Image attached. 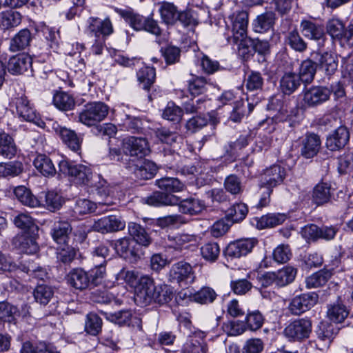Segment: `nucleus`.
Here are the masks:
<instances>
[{
    "mask_svg": "<svg viewBox=\"0 0 353 353\" xmlns=\"http://www.w3.org/2000/svg\"><path fill=\"white\" fill-rule=\"evenodd\" d=\"M285 43L294 50L303 52L307 48V43L301 37L297 30H293L288 32L285 37Z\"/></svg>",
    "mask_w": 353,
    "mask_h": 353,
    "instance_id": "47",
    "label": "nucleus"
},
{
    "mask_svg": "<svg viewBox=\"0 0 353 353\" xmlns=\"http://www.w3.org/2000/svg\"><path fill=\"white\" fill-rule=\"evenodd\" d=\"M106 319L114 323L119 325H125L129 323L132 314L130 310H121L114 313L101 312Z\"/></svg>",
    "mask_w": 353,
    "mask_h": 353,
    "instance_id": "55",
    "label": "nucleus"
},
{
    "mask_svg": "<svg viewBox=\"0 0 353 353\" xmlns=\"http://www.w3.org/2000/svg\"><path fill=\"white\" fill-rule=\"evenodd\" d=\"M316 65L311 59H306L301 62L299 66L298 76L304 83H310L315 76Z\"/></svg>",
    "mask_w": 353,
    "mask_h": 353,
    "instance_id": "40",
    "label": "nucleus"
},
{
    "mask_svg": "<svg viewBox=\"0 0 353 353\" xmlns=\"http://www.w3.org/2000/svg\"><path fill=\"white\" fill-rule=\"evenodd\" d=\"M109 112V107L103 102L94 101L86 103L78 114V121L88 127L97 126Z\"/></svg>",
    "mask_w": 353,
    "mask_h": 353,
    "instance_id": "3",
    "label": "nucleus"
},
{
    "mask_svg": "<svg viewBox=\"0 0 353 353\" xmlns=\"http://www.w3.org/2000/svg\"><path fill=\"white\" fill-rule=\"evenodd\" d=\"M13 244L20 252L28 254H36L39 250L36 236L27 232L17 236L13 239Z\"/></svg>",
    "mask_w": 353,
    "mask_h": 353,
    "instance_id": "22",
    "label": "nucleus"
},
{
    "mask_svg": "<svg viewBox=\"0 0 353 353\" xmlns=\"http://www.w3.org/2000/svg\"><path fill=\"white\" fill-rule=\"evenodd\" d=\"M85 32L96 38H103L110 36L114 32L113 25L109 17L101 19L99 17H91L87 21Z\"/></svg>",
    "mask_w": 353,
    "mask_h": 353,
    "instance_id": "12",
    "label": "nucleus"
},
{
    "mask_svg": "<svg viewBox=\"0 0 353 353\" xmlns=\"http://www.w3.org/2000/svg\"><path fill=\"white\" fill-rule=\"evenodd\" d=\"M127 168L137 179L143 180L153 178L157 171V166L154 162L144 159L136 161L129 159Z\"/></svg>",
    "mask_w": 353,
    "mask_h": 353,
    "instance_id": "14",
    "label": "nucleus"
},
{
    "mask_svg": "<svg viewBox=\"0 0 353 353\" xmlns=\"http://www.w3.org/2000/svg\"><path fill=\"white\" fill-rule=\"evenodd\" d=\"M10 106L15 108L17 114L22 120L42 125V121H37L38 119L37 111L25 94H22L20 96L18 95L14 99H12Z\"/></svg>",
    "mask_w": 353,
    "mask_h": 353,
    "instance_id": "9",
    "label": "nucleus"
},
{
    "mask_svg": "<svg viewBox=\"0 0 353 353\" xmlns=\"http://www.w3.org/2000/svg\"><path fill=\"white\" fill-rule=\"evenodd\" d=\"M232 35L227 37L228 43L237 45L239 50L248 46L247 28L248 24V14L245 11H240L233 14Z\"/></svg>",
    "mask_w": 353,
    "mask_h": 353,
    "instance_id": "4",
    "label": "nucleus"
},
{
    "mask_svg": "<svg viewBox=\"0 0 353 353\" xmlns=\"http://www.w3.org/2000/svg\"><path fill=\"white\" fill-rule=\"evenodd\" d=\"M316 65L327 75L333 74L338 68L337 55L332 52H321L319 50L314 57Z\"/></svg>",
    "mask_w": 353,
    "mask_h": 353,
    "instance_id": "19",
    "label": "nucleus"
},
{
    "mask_svg": "<svg viewBox=\"0 0 353 353\" xmlns=\"http://www.w3.org/2000/svg\"><path fill=\"white\" fill-rule=\"evenodd\" d=\"M312 324L308 318H300L290 322L283 330L284 336L292 342H302L310 337Z\"/></svg>",
    "mask_w": 353,
    "mask_h": 353,
    "instance_id": "6",
    "label": "nucleus"
},
{
    "mask_svg": "<svg viewBox=\"0 0 353 353\" xmlns=\"http://www.w3.org/2000/svg\"><path fill=\"white\" fill-rule=\"evenodd\" d=\"M303 101L305 107H316L329 100L331 90L325 86H312L303 92Z\"/></svg>",
    "mask_w": 353,
    "mask_h": 353,
    "instance_id": "11",
    "label": "nucleus"
},
{
    "mask_svg": "<svg viewBox=\"0 0 353 353\" xmlns=\"http://www.w3.org/2000/svg\"><path fill=\"white\" fill-rule=\"evenodd\" d=\"M188 90L191 95L196 96L205 93L207 90V81L204 77L192 76L188 80Z\"/></svg>",
    "mask_w": 353,
    "mask_h": 353,
    "instance_id": "52",
    "label": "nucleus"
},
{
    "mask_svg": "<svg viewBox=\"0 0 353 353\" xmlns=\"http://www.w3.org/2000/svg\"><path fill=\"white\" fill-rule=\"evenodd\" d=\"M145 203L159 207L163 205H174L179 202V197L173 194H168L161 192H154L151 195L143 198Z\"/></svg>",
    "mask_w": 353,
    "mask_h": 353,
    "instance_id": "26",
    "label": "nucleus"
},
{
    "mask_svg": "<svg viewBox=\"0 0 353 353\" xmlns=\"http://www.w3.org/2000/svg\"><path fill=\"white\" fill-rule=\"evenodd\" d=\"M159 12L163 22L168 26L174 25L179 19V11L172 3L163 2L159 8Z\"/></svg>",
    "mask_w": 353,
    "mask_h": 353,
    "instance_id": "37",
    "label": "nucleus"
},
{
    "mask_svg": "<svg viewBox=\"0 0 353 353\" xmlns=\"http://www.w3.org/2000/svg\"><path fill=\"white\" fill-rule=\"evenodd\" d=\"M179 206V211L183 214L196 215L203 212L205 208V203L194 197H190L181 201L179 200L176 204Z\"/></svg>",
    "mask_w": 353,
    "mask_h": 353,
    "instance_id": "27",
    "label": "nucleus"
},
{
    "mask_svg": "<svg viewBox=\"0 0 353 353\" xmlns=\"http://www.w3.org/2000/svg\"><path fill=\"white\" fill-rule=\"evenodd\" d=\"M195 276L192 266L187 262L179 261L172 265L169 272V280L179 285H187L194 282Z\"/></svg>",
    "mask_w": 353,
    "mask_h": 353,
    "instance_id": "10",
    "label": "nucleus"
},
{
    "mask_svg": "<svg viewBox=\"0 0 353 353\" xmlns=\"http://www.w3.org/2000/svg\"><path fill=\"white\" fill-rule=\"evenodd\" d=\"M286 219L283 214H268L260 218H256V228L258 229H264L273 228L282 224Z\"/></svg>",
    "mask_w": 353,
    "mask_h": 353,
    "instance_id": "39",
    "label": "nucleus"
},
{
    "mask_svg": "<svg viewBox=\"0 0 353 353\" xmlns=\"http://www.w3.org/2000/svg\"><path fill=\"white\" fill-rule=\"evenodd\" d=\"M173 296V292L168 285H154L152 278L143 275L136 290L135 302L143 306L148 305L152 302L163 305L170 301Z\"/></svg>",
    "mask_w": 353,
    "mask_h": 353,
    "instance_id": "1",
    "label": "nucleus"
},
{
    "mask_svg": "<svg viewBox=\"0 0 353 353\" xmlns=\"http://www.w3.org/2000/svg\"><path fill=\"white\" fill-rule=\"evenodd\" d=\"M275 21V13L272 11H267L257 16L253 23L254 30L259 33L267 32L273 28Z\"/></svg>",
    "mask_w": 353,
    "mask_h": 353,
    "instance_id": "33",
    "label": "nucleus"
},
{
    "mask_svg": "<svg viewBox=\"0 0 353 353\" xmlns=\"http://www.w3.org/2000/svg\"><path fill=\"white\" fill-rule=\"evenodd\" d=\"M105 264L106 261H102L88 272L89 276H90L91 285H97L101 283L106 274Z\"/></svg>",
    "mask_w": 353,
    "mask_h": 353,
    "instance_id": "62",
    "label": "nucleus"
},
{
    "mask_svg": "<svg viewBox=\"0 0 353 353\" xmlns=\"http://www.w3.org/2000/svg\"><path fill=\"white\" fill-rule=\"evenodd\" d=\"M350 139V132L345 126L341 125L330 133L326 140V146L331 151L343 148Z\"/></svg>",
    "mask_w": 353,
    "mask_h": 353,
    "instance_id": "18",
    "label": "nucleus"
},
{
    "mask_svg": "<svg viewBox=\"0 0 353 353\" xmlns=\"http://www.w3.org/2000/svg\"><path fill=\"white\" fill-rule=\"evenodd\" d=\"M125 227V222L120 217L110 215L102 217L94 221L92 228L94 231L102 234L116 232L123 230Z\"/></svg>",
    "mask_w": 353,
    "mask_h": 353,
    "instance_id": "17",
    "label": "nucleus"
},
{
    "mask_svg": "<svg viewBox=\"0 0 353 353\" xmlns=\"http://www.w3.org/2000/svg\"><path fill=\"white\" fill-rule=\"evenodd\" d=\"M327 314L330 321L339 323L347 318L349 311L342 303L336 302L328 307Z\"/></svg>",
    "mask_w": 353,
    "mask_h": 353,
    "instance_id": "43",
    "label": "nucleus"
},
{
    "mask_svg": "<svg viewBox=\"0 0 353 353\" xmlns=\"http://www.w3.org/2000/svg\"><path fill=\"white\" fill-rule=\"evenodd\" d=\"M45 197L46 205L50 211L59 210L64 202L63 197L54 191H48Z\"/></svg>",
    "mask_w": 353,
    "mask_h": 353,
    "instance_id": "63",
    "label": "nucleus"
},
{
    "mask_svg": "<svg viewBox=\"0 0 353 353\" xmlns=\"http://www.w3.org/2000/svg\"><path fill=\"white\" fill-rule=\"evenodd\" d=\"M143 276L139 277V274L137 272L134 270H128L125 268H123L120 270V272L117 274V280L123 281L125 283L133 287L134 288V299L136 298V290L138 287L141 278Z\"/></svg>",
    "mask_w": 353,
    "mask_h": 353,
    "instance_id": "50",
    "label": "nucleus"
},
{
    "mask_svg": "<svg viewBox=\"0 0 353 353\" xmlns=\"http://www.w3.org/2000/svg\"><path fill=\"white\" fill-rule=\"evenodd\" d=\"M122 151L124 154L130 157V159L136 161L144 159L149 154L150 148L145 138L130 137L123 139Z\"/></svg>",
    "mask_w": 353,
    "mask_h": 353,
    "instance_id": "7",
    "label": "nucleus"
},
{
    "mask_svg": "<svg viewBox=\"0 0 353 353\" xmlns=\"http://www.w3.org/2000/svg\"><path fill=\"white\" fill-rule=\"evenodd\" d=\"M248 208L243 203H237L229 208L226 211L228 221L233 223L243 221L247 216Z\"/></svg>",
    "mask_w": 353,
    "mask_h": 353,
    "instance_id": "42",
    "label": "nucleus"
},
{
    "mask_svg": "<svg viewBox=\"0 0 353 353\" xmlns=\"http://www.w3.org/2000/svg\"><path fill=\"white\" fill-rule=\"evenodd\" d=\"M71 232L72 227L69 222L59 221L54 223L51 234L53 240L57 244L65 245L68 243Z\"/></svg>",
    "mask_w": 353,
    "mask_h": 353,
    "instance_id": "30",
    "label": "nucleus"
},
{
    "mask_svg": "<svg viewBox=\"0 0 353 353\" xmlns=\"http://www.w3.org/2000/svg\"><path fill=\"white\" fill-rule=\"evenodd\" d=\"M321 139L315 133H307L301 140V154L306 159L314 157L321 148Z\"/></svg>",
    "mask_w": 353,
    "mask_h": 353,
    "instance_id": "23",
    "label": "nucleus"
},
{
    "mask_svg": "<svg viewBox=\"0 0 353 353\" xmlns=\"http://www.w3.org/2000/svg\"><path fill=\"white\" fill-rule=\"evenodd\" d=\"M19 316L17 308L8 302H1V321L15 324L17 316Z\"/></svg>",
    "mask_w": 353,
    "mask_h": 353,
    "instance_id": "61",
    "label": "nucleus"
},
{
    "mask_svg": "<svg viewBox=\"0 0 353 353\" xmlns=\"http://www.w3.org/2000/svg\"><path fill=\"white\" fill-rule=\"evenodd\" d=\"M53 104L60 110L68 111L74 108L75 100L68 92H57L53 96Z\"/></svg>",
    "mask_w": 353,
    "mask_h": 353,
    "instance_id": "41",
    "label": "nucleus"
},
{
    "mask_svg": "<svg viewBox=\"0 0 353 353\" xmlns=\"http://www.w3.org/2000/svg\"><path fill=\"white\" fill-rule=\"evenodd\" d=\"M114 10L135 31H146L157 37L161 34V29L153 18L144 17L130 8H114Z\"/></svg>",
    "mask_w": 353,
    "mask_h": 353,
    "instance_id": "2",
    "label": "nucleus"
},
{
    "mask_svg": "<svg viewBox=\"0 0 353 353\" xmlns=\"http://www.w3.org/2000/svg\"><path fill=\"white\" fill-rule=\"evenodd\" d=\"M32 66V59L24 54L12 57L6 65L7 70L12 74H21Z\"/></svg>",
    "mask_w": 353,
    "mask_h": 353,
    "instance_id": "25",
    "label": "nucleus"
},
{
    "mask_svg": "<svg viewBox=\"0 0 353 353\" xmlns=\"http://www.w3.org/2000/svg\"><path fill=\"white\" fill-rule=\"evenodd\" d=\"M302 81L294 72H285L280 80V88L285 95H290L301 85Z\"/></svg>",
    "mask_w": 353,
    "mask_h": 353,
    "instance_id": "31",
    "label": "nucleus"
},
{
    "mask_svg": "<svg viewBox=\"0 0 353 353\" xmlns=\"http://www.w3.org/2000/svg\"><path fill=\"white\" fill-rule=\"evenodd\" d=\"M37 170L46 177L54 176L57 173L56 168L52 159L44 154H38L33 161Z\"/></svg>",
    "mask_w": 353,
    "mask_h": 353,
    "instance_id": "28",
    "label": "nucleus"
},
{
    "mask_svg": "<svg viewBox=\"0 0 353 353\" xmlns=\"http://www.w3.org/2000/svg\"><path fill=\"white\" fill-rule=\"evenodd\" d=\"M333 274V270L323 268L308 276L305 279L306 287L308 289L323 286Z\"/></svg>",
    "mask_w": 353,
    "mask_h": 353,
    "instance_id": "34",
    "label": "nucleus"
},
{
    "mask_svg": "<svg viewBox=\"0 0 353 353\" xmlns=\"http://www.w3.org/2000/svg\"><path fill=\"white\" fill-rule=\"evenodd\" d=\"M102 319L95 313L90 312L86 315L85 331L92 336L98 335L102 330Z\"/></svg>",
    "mask_w": 353,
    "mask_h": 353,
    "instance_id": "49",
    "label": "nucleus"
},
{
    "mask_svg": "<svg viewBox=\"0 0 353 353\" xmlns=\"http://www.w3.org/2000/svg\"><path fill=\"white\" fill-rule=\"evenodd\" d=\"M128 232L136 244L148 246L152 243V238L141 225L131 222L128 224Z\"/></svg>",
    "mask_w": 353,
    "mask_h": 353,
    "instance_id": "32",
    "label": "nucleus"
},
{
    "mask_svg": "<svg viewBox=\"0 0 353 353\" xmlns=\"http://www.w3.org/2000/svg\"><path fill=\"white\" fill-rule=\"evenodd\" d=\"M330 185L321 182L318 183L313 190L312 199L317 205L328 202L331 198Z\"/></svg>",
    "mask_w": 353,
    "mask_h": 353,
    "instance_id": "44",
    "label": "nucleus"
},
{
    "mask_svg": "<svg viewBox=\"0 0 353 353\" xmlns=\"http://www.w3.org/2000/svg\"><path fill=\"white\" fill-rule=\"evenodd\" d=\"M201 254L205 260L209 262H214L217 260L220 254L219 245L215 242L205 243L201 248Z\"/></svg>",
    "mask_w": 353,
    "mask_h": 353,
    "instance_id": "54",
    "label": "nucleus"
},
{
    "mask_svg": "<svg viewBox=\"0 0 353 353\" xmlns=\"http://www.w3.org/2000/svg\"><path fill=\"white\" fill-rule=\"evenodd\" d=\"M155 134L162 142L169 145H172L176 143L178 139H181V136L176 132L170 131L169 129L164 127L158 128Z\"/></svg>",
    "mask_w": 353,
    "mask_h": 353,
    "instance_id": "64",
    "label": "nucleus"
},
{
    "mask_svg": "<svg viewBox=\"0 0 353 353\" xmlns=\"http://www.w3.org/2000/svg\"><path fill=\"white\" fill-rule=\"evenodd\" d=\"M33 295L36 302L46 305L53 297L54 290L51 286L47 285H38L34 290Z\"/></svg>",
    "mask_w": 353,
    "mask_h": 353,
    "instance_id": "48",
    "label": "nucleus"
},
{
    "mask_svg": "<svg viewBox=\"0 0 353 353\" xmlns=\"http://www.w3.org/2000/svg\"><path fill=\"white\" fill-rule=\"evenodd\" d=\"M137 76L141 88L146 91H149L155 81V69L148 66L142 67L137 72Z\"/></svg>",
    "mask_w": 353,
    "mask_h": 353,
    "instance_id": "38",
    "label": "nucleus"
},
{
    "mask_svg": "<svg viewBox=\"0 0 353 353\" xmlns=\"http://www.w3.org/2000/svg\"><path fill=\"white\" fill-rule=\"evenodd\" d=\"M223 185L225 190L232 195H239L244 190L241 178L234 174L226 176Z\"/></svg>",
    "mask_w": 353,
    "mask_h": 353,
    "instance_id": "51",
    "label": "nucleus"
},
{
    "mask_svg": "<svg viewBox=\"0 0 353 353\" xmlns=\"http://www.w3.org/2000/svg\"><path fill=\"white\" fill-rule=\"evenodd\" d=\"M263 321L264 318L258 310L248 312L245 318L246 326L252 331L260 329L263 324Z\"/></svg>",
    "mask_w": 353,
    "mask_h": 353,
    "instance_id": "60",
    "label": "nucleus"
},
{
    "mask_svg": "<svg viewBox=\"0 0 353 353\" xmlns=\"http://www.w3.org/2000/svg\"><path fill=\"white\" fill-rule=\"evenodd\" d=\"M23 165L19 161L1 163V176L10 178L15 177L22 173Z\"/></svg>",
    "mask_w": 353,
    "mask_h": 353,
    "instance_id": "56",
    "label": "nucleus"
},
{
    "mask_svg": "<svg viewBox=\"0 0 353 353\" xmlns=\"http://www.w3.org/2000/svg\"><path fill=\"white\" fill-rule=\"evenodd\" d=\"M285 176V169L279 165H274L264 170L261 184L274 188L283 181Z\"/></svg>",
    "mask_w": 353,
    "mask_h": 353,
    "instance_id": "20",
    "label": "nucleus"
},
{
    "mask_svg": "<svg viewBox=\"0 0 353 353\" xmlns=\"http://www.w3.org/2000/svg\"><path fill=\"white\" fill-rule=\"evenodd\" d=\"M263 83L261 74L256 71H252L245 79V87L250 91L261 90Z\"/></svg>",
    "mask_w": 353,
    "mask_h": 353,
    "instance_id": "57",
    "label": "nucleus"
},
{
    "mask_svg": "<svg viewBox=\"0 0 353 353\" xmlns=\"http://www.w3.org/2000/svg\"><path fill=\"white\" fill-rule=\"evenodd\" d=\"M137 247L136 243L128 237L119 239L114 243V248L117 253L131 263L137 261L140 258L139 249Z\"/></svg>",
    "mask_w": 353,
    "mask_h": 353,
    "instance_id": "15",
    "label": "nucleus"
},
{
    "mask_svg": "<svg viewBox=\"0 0 353 353\" xmlns=\"http://www.w3.org/2000/svg\"><path fill=\"white\" fill-rule=\"evenodd\" d=\"M17 152V147L12 136L8 133H1V156L11 159Z\"/></svg>",
    "mask_w": 353,
    "mask_h": 353,
    "instance_id": "53",
    "label": "nucleus"
},
{
    "mask_svg": "<svg viewBox=\"0 0 353 353\" xmlns=\"http://www.w3.org/2000/svg\"><path fill=\"white\" fill-rule=\"evenodd\" d=\"M205 334L203 332H195L189 336L184 344L182 353H207L205 342Z\"/></svg>",
    "mask_w": 353,
    "mask_h": 353,
    "instance_id": "24",
    "label": "nucleus"
},
{
    "mask_svg": "<svg viewBox=\"0 0 353 353\" xmlns=\"http://www.w3.org/2000/svg\"><path fill=\"white\" fill-rule=\"evenodd\" d=\"M256 238H242L230 242L226 247L225 256L230 259H239L247 256L258 244Z\"/></svg>",
    "mask_w": 353,
    "mask_h": 353,
    "instance_id": "8",
    "label": "nucleus"
},
{
    "mask_svg": "<svg viewBox=\"0 0 353 353\" xmlns=\"http://www.w3.org/2000/svg\"><path fill=\"white\" fill-rule=\"evenodd\" d=\"M14 194L17 199L24 205L36 208L41 205L39 199L34 196L30 190L23 185L17 187L14 190Z\"/></svg>",
    "mask_w": 353,
    "mask_h": 353,
    "instance_id": "35",
    "label": "nucleus"
},
{
    "mask_svg": "<svg viewBox=\"0 0 353 353\" xmlns=\"http://www.w3.org/2000/svg\"><path fill=\"white\" fill-rule=\"evenodd\" d=\"M38 125L47 128L48 131H50V127L56 134H57L62 141L72 151L79 152L81 150L82 139H81L75 131L60 125L57 122L50 120L47 123L41 122Z\"/></svg>",
    "mask_w": 353,
    "mask_h": 353,
    "instance_id": "5",
    "label": "nucleus"
},
{
    "mask_svg": "<svg viewBox=\"0 0 353 353\" xmlns=\"http://www.w3.org/2000/svg\"><path fill=\"white\" fill-rule=\"evenodd\" d=\"M155 183L159 189L166 192H177L183 190L184 188L183 183L174 177H162L156 180Z\"/></svg>",
    "mask_w": 353,
    "mask_h": 353,
    "instance_id": "46",
    "label": "nucleus"
},
{
    "mask_svg": "<svg viewBox=\"0 0 353 353\" xmlns=\"http://www.w3.org/2000/svg\"><path fill=\"white\" fill-rule=\"evenodd\" d=\"M216 297V292L212 288L209 287L201 288L193 295L194 301L201 304L212 303Z\"/></svg>",
    "mask_w": 353,
    "mask_h": 353,
    "instance_id": "58",
    "label": "nucleus"
},
{
    "mask_svg": "<svg viewBox=\"0 0 353 353\" xmlns=\"http://www.w3.org/2000/svg\"><path fill=\"white\" fill-rule=\"evenodd\" d=\"M196 242V236L188 234H179L175 236L169 235L165 240L166 245L168 248L176 250L188 248L189 245H194Z\"/></svg>",
    "mask_w": 353,
    "mask_h": 353,
    "instance_id": "29",
    "label": "nucleus"
},
{
    "mask_svg": "<svg viewBox=\"0 0 353 353\" xmlns=\"http://www.w3.org/2000/svg\"><path fill=\"white\" fill-rule=\"evenodd\" d=\"M319 296L315 292H309L296 296L290 303L288 309L293 315H300L310 310L318 301Z\"/></svg>",
    "mask_w": 353,
    "mask_h": 353,
    "instance_id": "13",
    "label": "nucleus"
},
{
    "mask_svg": "<svg viewBox=\"0 0 353 353\" xmlns=\"http://www.w3.org/2000/svg\"><path fill=\"white\" fill-rule=\"evenodd\" d=\"M68 285L79 290H84L91 286L90 276L88 272L82 268H74L69 272L66 276Z\"/></svg>",
    "mask_w": 353,
    "mask_h": 353,
    "instance_id": "21",
    "label": "nucleus"
},
{
    "mask_svg": "<svg viewBox=\"0 0 353 353\" xmlns=\"http://www.w3.org/2000/svg\"><path fill=\"white\" fill-rule=\"evenodd\" d=\"M296 273V269L292 266H285L277 272H274L276 285L283 287L290 284L294 280Z\"/></svg>",
    "mask_w": 353,
    "mask_h": 353,
    "instance_id": "45",
    "label": "nucleus"
},
{
    "mask_svg": "<svg viewBox=\"0 0 353 353\" xmlns=\"http://www.w3.org/2000/svg\"><path fill=\"white\" fill-rule=\"evenodd\" d=\"M32 40V34L28 29L20 30L10 41V50L17 52L26 49L29 46Z\"/></svg>",
    "mask_w": 353,
    "mask_h": 353,
    "instance_id": "36",
    "label": "nucleus"
},
{
    "mask_svg": "<svg viewBox=\"0 0 353 353\" xmlns=\"http://www.w3.org/2000/svg\"><path fill=\"white\" fill-rule=\"evenodd\" d=\"M301 32L306 38L318 41L319 48L324 46L326 34L323 26L311 20L303 19L300 23Z\"/></svg>",
    "mask_w": 353,
    "mask_h": 353,
    "instance_id": "16",
    "label": "nucleus"
},
{
    "mask_svg": "<svg viewBox=\"0 0 353 353\" xmlns=\"http://www.w3.org/2000/svg\"><path fill=\"white\" fill-rule=\"evenodd\" d=\"M163 119L170 121L179 122L183 116V110L172 102H169L162 114Z\"/></svg>",
    "mask_w": 353,
    "mask_h": 353,
    "instance_id": "59",
    "label": "nucleus"
}]
</instances>
